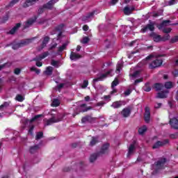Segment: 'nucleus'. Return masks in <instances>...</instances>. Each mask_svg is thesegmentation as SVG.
Listing matches in <instances>:
<instances>
[{"mask_svg": "<svg viewBox=\"0 0 178 178\" xmlns=\"http://www.w3.org/2000/svg\"><path fill=\"white\" fill-rule=\"evenodd\" d=\"M34 131V125H31L29 129V134L33 135V133Z\"/></svg>", "mask_w": 178, "mask_h": 178, "instance_id": "57", "label": "nucleus"}, {"mask_svg": "<svg viewBox=\"0 0 178 178\" xmlns=\"http://www.w3.org/2000/svg\"><path fill=\"white\" fill-rule=\"evenodd\" d=\"M63 27H65V25L63 24H61L58 25V26H56L55 28V30L56 31H62V29H63Z\"/></svg>", "mask_w": 178, "mask_h": 178, "instance_id": "47", "label": "nucleus"}, {"mask_svg": "<svg viewBox=\"0 0 178 178\" xmlns=\"http://www.w3.org/2000/svg\"><path fill=\"white\" fill-rule=\"evenodd\" d=\"M20 72H22V71L20 70V68H16V69L14 70L15 74H20Z\"/></svg>", "mask_w": 178, "mask_h": 178, "instance_id": "62", "label": "nucleus"}, {"mask_svg": "<svg viewBox=\"0 0 178 178\" xmlns=\"http://www.w3.org/2000/svg\"><path fill=\"white\" fill-rule=\"evenodd\" d=\"M54 72V67L49 66V67H47L44 73L45 74H47V76H51L52 75V72Z\"/></svg>", "mask_w": 178, "mask_h": 178, "instance_id": "29", "label": "nucleus"}, {"mask_svg": "<svg viewBox=\"0 0 178 178\" xmlns=\"http://www.w3.org/2000/svg\"><path fill=\"white\" fill-rule=\"evenodd\" d=\"M154 31L155 30V26L154 24H147L146 26H143L141 29V33H147V31Z\"/></svg>", "mask_w": 178, "mask_h": 178, "instance_id": "12", "label": "nucleus"}, {"mask_svg": "<svg viewBox=\"0 0 178 178\" xmlns=\"http://www.w3.org/2000/svg\"><path fill=\"white\" fill-rule=\"evenodd\" d=\"M56 47H58V43H55L54 44L51 45L49 48V51H52V49H55V48H56Z\"/></svg>", "mask_w": 178, "mask_h": 178, "instance_id": "60", "label": "nucleus"}, {"mask_svg": "<svg viewBox=\"0 0 178 178\" xmlns=\"http://www.w3.org/2000/svg\"><path fill=\"white\" fill-rule=\"evenodd\" d=\"M172 76H174L175 77H178V69L174 70V71L172 72Z\"/></svg>", "mask_w": 178, "mask_h": 178, "instance_id": "59", "label": "nucleus"}, {"mask_svg": "<svg viewBox=\"0 0 178 178\" xmlns=\"http://www.w3.org/2000/svg\"><path fill=\"white\" fill-rule=\"evenodd\" d=\"M124 94L126 97L130 95L131 94V90L127 89V90L124 91Z\"/></svg>", "mask_w": 178, "mask_h": 178, "instance_id": "55", "label": "nucleus"}, {"mask_svg": "<svg viewBox=\"0 0 178 178\" xmlns=\"http://www.w3.org/2000/svg\"><path fill=\"white\" fill-rule=\"evenodd\" d=\"M167 95H166V92H159L156 96V98H161V99H163V98H167Z\"/></svg>", "mask_w": 178, "mask_h": 178, "instance_id": "32", "label": "nucleus"}, {"mask_svg": "<svg viewBox=\"0 0 178 178\" xmlns=\"http://www.w3.org/2000/svg\"><path fill=\"white\" fill-rule=\"evenodd\" d=\"M116 86H119V79L115 78L114 81L111 83V88H115Z\"/></svg>", "mask_w": 178, "mask_h": 178, "instance_id": "36", "label": "nucleus"}, {"mask_svg": "<svg viewBox=\"0 0 178 178\" xmlns=\"http://www.w3.org/2000/svg\"><path fill=\"white\" fill-rule=\"evenodd\" d=\"M154 88H155L156 91H161V90H163V84L159 83H154Z\"/></svg>", "mask_w": 178, "mask_h": 178, "instance_id": "27", "label": "nucleus"}, {"mask_svg": "<svg viewBox=\"0 0 178 178\" xmlns=\"http://www.w3.org/2000/svg\"><path fill=\"white\" fill-rule=\"evenodd\" d=\"M40 60H42L41 57L40 56H36L32 59V61L33 62H40Z\"/></svg>", "mask_w": 178, "mask_h": 178, "instance_id": "54", "label": "nucleus"}, {"mask_svg": "<svg viewBox=\"0 0 178 178\" xmlns=\"http://www.w3.org/2000/svg\"><path fill=\"white\" fill-rule=\"evenodd\" d=\"M79 106L81 108V112L82 113H84V112H88V111H91V109H92V107L91 106L87 107V104H82Z\"/></svg>", "mask_w": 178, "mask_h": 178, "instance_id": "17", "label": "nucleus"}, {"mask_svg": "<svg viewBox=\"0 0 178 178\" xmlns=\"http://www.w3.org/2000/svg\"><path fill=\"white\" fill-rule=\"evenodd\" d=\"M123 104H124L123 101H116L111 104V107L114 108V109H119V108H122Z\"/></svg>", "mask_w": 178, "mask_h": 178, "instance_id": "15", "label": "nucleus"}, {"mask_svg": "<svg viewBox=\"0 0 178 178\" xmlns=\"http://www.w3.org/2000/svg\"><path fill=\"white\" fill-rule=\"evenodd\" d=\"M134 149H136V146H134L133 144L130 145L129 147L128 155H131V154L134 152Z\"/></svg>", "mask_w": 178, "mask_h": 178, "instance_id": "33", "label": "nucleus"}, {"mask_svg": "<svg viewBox=\"0 0 178 178\" xmlns=\"http://www.w3.org/2000/svg\"><path fill=\"white\" fill-rule=\"evenodd\" d=\"M97 120V118H92L91 115H86L82 118L81 119V123H86V122H88V123H94Z\"/></svg>", "mask_w": 178, "mask_h": 178, "instance_id": "8", "label": "nucleus"}, {"mask_svg": "<svg viewBox=\"0 0 178 178\" xmlns=\"http://www.w3.org/2000/svg\"><path fill=\"white\" fill-rule=\"evenodd\" d=\"M121 115H122L123 118H129L131 115V109L130 108H124L122 111Z\"/></svg>", "mask_w": 178, "mask_h": 178, "instance_id": "14", "label": "nucleus"}, {"mask_svg": "<svg viewBox=\"0 0 178 178\" xmlns=\"http://www.w3.org/2000/svg\"><path fill=\"white\" fill-rule=\"evenodd\" d=\"M40 118H42V115L40 114V115H35L33 118H32L30 120V123H33V122H35V120H37V119H40Z\"/></svg>", "mask_w": 178, "mask_h": 178, "instance_id": "42", "label": "nucleus"}, {"mask_svg": "<svg viewBox=\"0 0 178 178\" xmlns=\"http://www.w3.org/2000/svg\"><path fill=\"white\" fill-rule=\"evenodd\" d=\"M172 32V28H164L163 29V33L165 34H169V33Z\"/></svg>", "mask_w": 178, "mask_h": 178, "instance_id": "49", "label": "nucleus"}, {"mask_svg": "<svg viewBox=\"0 0 178 178\" xmlns=\"http://www.w3.org/2000/svg\"><path fill=\"white\" fill-rule=\"evenodd\" d=\"M99 143V139L97 136L92 137L90 142V147H94V145H97Z\"/></svg>", "mask_w": 178, "mask_h": 178, "instance_id": "19", "label": "nucleus"}, {"mask_svg": "<svg viewBox=\"0 0 178 178\" xmlns=\"http://www.w3.org/2000/svg\"><path fill=\"white\" fill-rule=\"evenodd\" d=\"M38 149H40V146L38 145L31 146L29 148V152L30 154H35Z\"/></svg>", "mask_w": 178, "mask_h": 178, "instance_id": "21", "label": "nucleus"}, {"mask_svg": "<svg viewBox=\"0 0 178 178\" xmlns=\"http://www.w3.org/2000/svg\"><path fill=\"white\" fill-rule=\"evenodd\" d=\"M161 106H162V103H157V104L154 106V108H155V109H159V108H161Z\"/></svg>", "mask_w": 178, "mask_h": 178, "instance_id": "63", "label": "nucleus"}, {"mask_svg": "<svg viewBox=\"0 0 178 178\" xmlns=\"http://www.w3.org/2000/svg\"><path fill=\"white\" fill-rule=\"evenodd\" d=\"M38 37L35 36L32 38L22 40L20 42L13 44L12 48L15 50L19 49V48H22V47H26V45H29V44H31L34 40H36Z\"/></svg>", "mask_w": 178, "mask_h": 178, "instance_id": "1", "label": "nucleus"}, {"mask_svg": "<svg viewBox=\"0 0 178 178\" xmlns=\"http://www.w3.org/2000/svg\"><path fill=\"white\" fill-rule=\"evenodd\" d=\"M99 155L101 154H99V152L92 154L90 157V162L91 163H92V162H95V161H97V158H98Z\"/></svg>", "mask_w": 178, "mask_h": 178, "instance_id": "22", "label": "nucleus"}, {"mask_svg": "<svg viewBox=\"0 0 178 178\" xmlns=\"http://www.w3.org/2000/svg\"><path fill=\"white\" fill-rule=\"evenodd\" d=\"M45 10V8H44V6H42V7H40L38 10V15H42V13H44Z\"/></svg>", "mask_w": 178, "mask_h": 178, "instance_id": "48", "label": "nucleus"}, {"mask_svg": "<svg viewBox=\"0 0 178 178\" xmlns=\"http://www.w3.org/2000/svg\"><path fill=\"white\" fill-rule=\"evenodd\" d=\"M109 143H106L102 146L100 151L98 152L99 155H104V154H108L109 149Z\"/></svg>", "mask_w": 178, "mask_h": 178, "instance_id": "13", "label": "nucleus"}, {"mask_svg": "<svg viewBox=\"0 0 178 178\" xmlns=\"http://www.w3.org/2000/svg\"><path fill=\"white\" fill-rule=\"evenodd\" d=\"M170 44H175V42H178V35H175L170 40Z\"/></svg>", "mask_w": 178, "mask_h": 178, "instance_id": "44", "label": "nucleus"}, {"mask_svg": "<svg viewBox=\"0 0 178 178\" xmlns=\"http://www.w3.org/2000/svg\"><path fill=\"white\" fill-rule=\"evenodd\" d=\"M164 87L167 89H170L173 87V83L172 81L165 82L164 84Z\"/></svg>", "mask_w": 178, "mask_h": 178, "instance_id": "38", "label": "nucleus"}, {"mask_svg": "<svg viewBox=\"0 0 178 178\" xmlns=\"http://www.w3.org/2000/svg\"><path fill=\"white\" fill-rule=\"evenodd\" d=\"M143 80H144V79L140 78L138 79H136L134 81V86H137L138 83H141L143 81Z\"/></svg>", "mask_w": 178, "mask_h": 178, "instance_id": "56", "label": "nucleus"}, {"mask_svg": "<svg viewBox=\"0 0 178 178\" xmlns=\"http://www.w3.org/2000/svg\"><path fill=\"white\" fill-rule=\"evenodd\" d=\"M95 15V11L89 13L88 15L86 16L87 19H90V17H92V16Z\"/></svg>", "mask_w": 178, "mask_h": 178, "instance_id": "58", "label": "nucleus"}, {"mask_svg": "<svg viewBox=\"0 0 178 178\" xmlns=\"http://www.w3.org/2000/svg\"><path fill=\"white\" fill-rule=\"evenodd\" d=\"M71 60H77L78 59H80L81 58V55L77 54L73 51L71 52L70 56Z\"/></svg>", "mask_w": 178, "mask_h": 178, "instance_id": "20", "label": "nucleus"}, {"mask_svg": "<svg viewBox=\"0 0 178 178\" xmlns=\"http://www.w3.org/2000/svg\"><path fill=\"white\" fill-rule=\"evenodd\" d=\"M149 37H151V38H152V40L154 42H161V40H162V36L161 35L156 34V33H155V32H152L149 34Z\"/></svg>", "mask_w": 178, "mask_h": 178, "instance_id": "9", "label": "nucleus"}, {"mask_svg": "<svg viewBox=\"0 0 178 178\" xmlns=\"http://www.w3.org/2000/svg\"><path fill=\"white\" fill-rule=\"evenodd\" d=\"M170 40V35L165 34L163 37H161V42H165L166 41H169Z\"/></svg>", "mask_w": 178, "mask_h": 178, "instance_id": "34", "label": "nucleus"}, {"mask_svg": "<svg viewBox=\"0 0 178 178\" xmlns=\"http://www.w3.org/2000/svg\"><path fill=\"white\" fill-rule=\"evenodd\" d=\"M48 55H49V52L45 51L42 54L40 55V58L42 60V59H45V58H47Z\"/></svg>", "mask_w": 178, "mask_h": 178, "instance_id": "51", "label": "nucleus"}, {"mask_svg": "<svg viewBox=\"0 0 178 178\" xmlns=\"http://www.w3.org/2000/svg\"><path fill=\"white\" fill-rule=\"evenodd\" d=\"M147 130V128L145 125L142 126L138 129V133L140 136H143Z\"/></svg>", "mask_w": 178, "mask_h": 178, "instance_id": "24", "label": "nucleus"}, {"mask_svg": "<svg viewBox=\"0 0 178 178\" xmlns=\"http://www.w3.org/2000/svg\"><path fill=\"white\" fill-rule=\"evenodd\" d=\"M56 0H50L49 2L43 5V8L49 10H52V9H54V6L56 4Z\"/></svg>", "mask_w": 178, "mask_h": 178, "instance_id": "10", "label": "nucleus"}, {"mask_svg": "<svg viewBox=\"0 0 178 178\" xmlns=\"http://www.w3.org/2000/svg\"><path fill=\"white\" fill-rule=\"evenodd\" d=\"M44 137V133L42 131H39L35 136V140H41Z\"/></svg>", "mask_w": 178, "mask_h": 178, "instance_id": "39", "label": "nucleus"}, {"mask_svg": "<svg viewBox=\"0 0 178 178\" xmlns=\"http://www.w3.org/2000/svg\"><path fill=\"white\" fill-rule=\"evenodd\" d=\"M67 47V43H64L61 47H58V52H63L65 49H66V47Z\"/></svg>", "mask_w": 178, "mask_h": 178, "instance_id": "35", "label": "nucleus"}, {"mask_svg": "<svg viewBox=\"0 0 178 178\" xmlns=\"http://www.w3.org/2000/svg\"><path fill=\"white\" fill-rule=\"evenodd\" d=\"M133 10H134V8H130L127 6H126L124 8V15H131V12H133Z\"/></svg>", "mask_w": 178, "mask_h": 178, "instance_id": "30", "label": "nucleus"}, {"mask_svg": "<svg viewBox=\"0 0 178 178\" xmlns=\"http://www.w3.org/2000/svg\"><path fill=\"white\" fill-rule=\"evenodd\" d=\"M166 144H169V139H165L163 141L158 140L152 146V148L153 149H156V148H159V147H163V145H166Z\"/></svg>", "mask_w": 178, "mask_h": 178, "instance_id": "6", "label": "nucleus"}, {"mask_svg": "<svg viewBox=\"0 0 178 178\" xmlns=\"http://www.w3.org/2000/svg\"><path fill=\"white\" fill-rule=\"evenodd\" d=\"M83 31H88V25H83V27H82Z\"/></svg>", "mask_w": 178, "mask_h": 178, "instance_id": "64", "label": "nucleus"}, {"mask_svg": "<svg viewBox=\"0 0 178 178\" xmlns=\"http://www.w3.org/2000/svg\"><path fill=\"white\" fill-rule=\"evenodd\" d=\"M166 163V159L163 158L155 163L156 166H163Z\"/></svg>", "mask_w": 178, "mask_h": 178, "instance_id": "25", "label": "nucleus"}, {"mask_svg": "<svg viewBox=\"0 0 178 178\" xmlns=\"http://www.w3.org/2000/svg\"><path fill=\"white\" fill-rule=\"evenodd\" d=\"M162 63H163L162 60L156 59L149 64V69H156V67H160V66H162Z\"/></svg>", "mask_w": 178, "mask_h": 178, "instance_id": "3", "label": "nucleus"}, {"mask_svg": "<svg viewBox=\"0 0 178 178\" xmlns=\"http://www.w3.org/2000/svg\"><path fill=\"white\" fill-rule=\"evenodd\" d=\"M144 91H146V92H149L151 91V86H149V83H145V88H144Z\"/></svg>", "mask_w": 178, "mask_h": 178, "instance_id": "45", "label": "nucleus"}, {"mask_svg": "<svg viewBox=\"0 0 178 178\" xmlns=\"http://www.w3.org/2000/svg\"><path fill=\"white\" fill-rule=\"evenodd\" d=\"M20 0H12L8 5L6 6V8H12V6H15L17 2H19Z\"/></svg>", "mask_w": 178, "mask_h": 178, "instance_id": "31", "label": "nucleus"}, {"mask_svg": "<svg viewBox=\"0 0 178 178\" xmlns=\"http://www.w3.org/2000/svg\"><path fill=\"white\" fill-rule=\"evenodd\" d=\"M65 115H60L58 118L53 116L50 119L47 120L45 126H51V124H54V123H59V122H62Z\"/></svg>", "mask_w": 178, "mask_h": 178, "instance_id": "2", "label": "nucleus"}, {"mask_svg": "<svg viewBox=\"0 0 178 178\" xmlns=\"http://www.w3.org/2000/svg\"><path fill=\"white\" fill-rule=\"evenodd\" d=\"M9 20V12L6 13L5 16L0 17L1 23H6Z\"/></svg>", "mask_w": 178, "mask_h": 178, "instance_id": "26", "label": "nucleus"}, {"mask_svg": "<svg viewBox=\"0 0 178 178\" xmlns=\"http://www.w3.org/2000/svg\"><path fill=\"white\" fill-rule=\"evenodd\" d=\"M172 21L168 19V20H164L163 21L161 24L158 25V29L159 30H162L163 27H167V26H176L177 24H171Z\"/></svg>", "mask_w": 178, "mask_h": 178, "instance_id": "7", "label": "nucleus"}, {"mask_svg": "<svg viewBox=\"0 0 178 178\" xmlns=\"http://www.w3.org/2000/svg\"><path fill=\"white\" fill-rule=\"evenodd\" d=\"M51 66H54V67H59V61L51 60Z\"/></svg>", "mask_w": 178, "mask_h": 178, "instance_id": "46", "label": "nucleus"}, {"mask_svg": "<svg viewBox=\"0 0 178 178\" xmlns=\"http://www.w3.org/2000/svg\"><path fill=\"white\" fill-rule=\"evenodd\" d=\"M30 70L31 72H35L36 74H40L41 73V70L36 68L35 67H31Z\"/></svg>", "mask_w": 178, "mask_h": 178, "instance_id": "40", "label": "nucleus"}, {"mask_svg": "<svg viewBox=\"0 0 178 178\" xmlns=\"http://www.w3.org/2000/svg\"><path fill=\"white\" fill-rule=\"evenodd\" d=\"M15 99L16 101H18V102H23L24 101V97L22 95H17Z\"/></svg>", "mask_w": 178, "mask_h": 178, "instance_id": "37", "label": "nucleus"}, {"mask_svg": "<svg viewBox=\"0 0 178 178\" xmlns=\"http://www.w3.org/2000/svg\"><path fill=\"white\" fill-rule=\"evenodd\" d=\"M169 123L172 129L178 130V120L177 118H171Z\"/></svg>", "mask_w": 178, "mask_h": 178, "instance_id": "11", "label": "nucleus"}, {"mask_svg": "<svg viewBox=\"0 0 178 178\" xmlns=\"http://www.w3.org/2000/svg\"><path fill=\"white\" fill-rule=\"evenodd\" d=\"M59 105H60V102H59V99H54L52 102L51 106L56 107V106H59Z\"/></svg>", "mask_w": 178, "mask_h": 178, "instance_id": "41", "label": "nucleus"}, {"mask_svg": "<svg viewBox=\"0 0 178 178\" xmlns=\"http://www.w3.org/2000/svg\"><path fill=\"white\" fill-rule=\"evenodd\" d=\"M90 41V38L86 36L83 38L81 43L82 44H88Z\"/></svg>", "mask_w": 178, "mask_h": 178, "instance_id": "50", "label": "nucleus"}, {"mask_svg": "<svg viewBox=\"0 0 178 178\" xmlns=\"http://www.w3.org/2000/svg\"><path fill=\"white\" fill-rule=\"evenodd\" d=\"M113 90L110 92L111 95H113V94H116L118 92V89L113 88H112Z\"/></svg>", "mask_w": 178, "mask_h": 178, "instance_id": "61", "label": "nucleus"}, {"mask_svg": "<svg viewBox=\"0 0 178 178\" xmlns=\"http://www.w3.org/2000/svg\"><path fill=\"white\" fill-rule=\"evenodd\" d=\"M9 102H5L3 104L0 106V109H2V108H8L9 106Z\"/></svg>", "mask_w": 178, "mask_h": 178, "instance_id": "52", "label": "nucleus"}, {"mask_svg": "<svg viewBox=\"0 0 178 178\" xmlns=\"http://www.w3.org/2000/svg\"><path fill=\"white\" fill-rule=\"evenodd\" d=\"M144 120L145 123H149V120H151V111L148 106L145 108Z\"/></svg>", "mask_w": 178, "mask_h": 178, "instance_id": "5", "label": "nucleus"}, {"mask_svg": "<svg viewBox=\"0 0 178 178\" xmlns=\"http://www.w3.org/2000/svg\"><path fill=\"white\" fill-rule=\"evenodd\" d=\"M112 73V70H110L107 71L104 74H102L99 77L93 79V83H97V81H104L105 79H107V77Z\"/></svg>", "mask_w": 178, "mask_h": 178, "instance_id": "4", "label": "nucleus"}, {"mask_svg": "<svg viewBox=\"0 0 178 178\" xmlns=\"http://www.w3.org/2000/svg\"><path fill=\"white\" fill-rule=\"evenodd\" d=\"M87 87H88V81L84 80L83 83V84L81 86V88H87Z\"/></svg>", "mask_w": 178, "mask_h": 178, "instance_id": "53", "label": "nucleus"}, {"mask_svg": "<svg viewBox=\"0 0 178 178\" xmlns=\"http://www.w3.org/2000/svg\"><path fill=\"white\" fill-rule=\"evenodd\" d=\"M37 19H38V17L37 16H35L34 18L29 19L26 22L25 27H29V26H31V24L35 23V22L37 21Z\"/></svg>", "mask_w": 178, "mask_h": 178, "instance_id": "23", "label": "nucleus"}, {"mask_svg": "<svg viewBox=\"0 0 178 178\" xmlns=\"http://www.w3.org/2000/svg\"><path fill=\"white\" fill-rule=\"evenodd\" d=\"M21 26L22 24L20 23L16 24L15 26L8 32V34H11V35H13V34H15V33H16L17 30L20 29Z\"/></svg>", "mask_w": 178, "mask_h": 178, "instance_id": "18", "label": "nucleus"}, {"mask_svg": "<svg viewBox=\"0 0 178 178\" xmlns=\"http://www.w3.org/2000/svg\"><path fill=\"white\" fill-rule=\"evenodd\" d=\"M51 40V38L49 36H44L43 38V40L42 42V44H40L41 49H44L45 47L48 44V42H49V40Z\"/></svg>", "mask_w": 178, "mask_h": 178, "instance_id": "16", "label": "nucleus"}, {"mask_svg": "<svg viewBox=\"0 0 178 178\" xmlns=\"http://www.w3.org/2000/svg\"><path fill=\"white\" fill-rule=\"evenodd\" d=\"M35 1L38 0H26L23 5L24 8H29V6H31V5H33V2H35Z\"/></svg>", "mask_w": 178, "mask_h": 178, "instance_id": "28", "label": "nucleus"}, {"mask_svg": "<svg viewBox=\"0 0 178 178\" xmlns=\"http://www.w3.org/2000/svg\"><path fill=\"white\" fill-rule=\"evenodd\" d=\"M122 67H123V64L118 63L116 67V70H115L116 73L118 74L120 73V70H122Z\"/></svg>", "mask_w": 178, "mask_h": 178, "instance_id": "43", "label": "nucleus"}]
</instances>
